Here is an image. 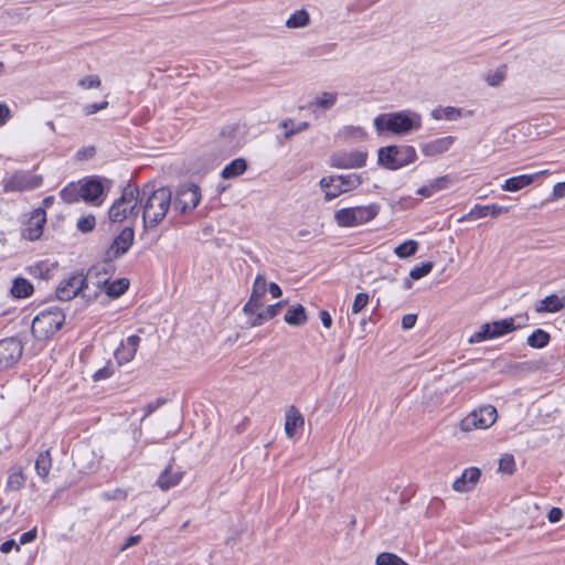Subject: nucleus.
I'll list each match as a JSON object with an SVG mask.
<instances>
[{
	"instance_id": "1",
	"label": "nucleus",
	"mask_w": 565,
	"mask_h": 565,
	"mask_svg": "<svg viewBox=\"0 0 565 565\" xmlns=\"http://www.w3.org/2000/svg\"><path fill=\"white\" fill-rule=\"evenodd\" d=\"M172 193L168 188L156 189L147 183L139 188L138 206L142 211V222L146 228L158 226L171 207Z\"/></svg>"
},
{
	"instance_id": "2",
	"label": "nucleus",
	"mask_w": 565,
	"mask_h": 565,
	"mask_svg": "<svg viewBox=\"0 0 565 565\" xmlns=\"http://www.w3.org/2000/svg\"><path fill=\"white\" fill-rule=\"evenodd\" d=\"M373 124L379 135L391 132L397 136H405L420 129L422 116L413 110L385 113L376 116Z\"/></svg>"
},
{
	"instance_id": "3",
	"label": "nucleus",
	"mask_w": 565,
	"mask_h": 565,
	"mask_svg": "<svg viewBox=\"0 0 565 565\" xmlns=\"http://www.w3.org/2000/svg\"><path fill=\"white\" fill-rule=\"evenodd\" d=\"M139 186L127 184L121 195L111 204L108 210V218L113 223H121L127 218H137Z\"/></svg>"
},
{
	"instance_id": "4",
	"label": "nucleus",
	"mask_w": 565,
	"mask_h": 565,
	"mask_svg": "<svg viewBox=\"0 0 565 565\" xmlns=\"http://www.w3.org/2000/svg\"><path fill=\"white\" fill-rule=\"evenodd\" d=\"M64 322V312L57 307H49L34 317L31 331L35 339L45 340L53 337Z\"/></svg>"
},
{
	"instance_id": "5",
	"label": "nucleus",
	"mask_w": 565,
	"mask_h": 565,
	"mask_svg": "<svg viewBox=\"0 0 565 565\" xmlns=\"http://www.w3.org/2000/svg\"><path fill=\"white\" fill-rule=\"evenodd\" d=\"M381 210L379 203L342 207L334 213V221L340 227H356L374 220Z\"/></svg>"
},
{
	"instance_id": "6",
	"label": "nucleus",
	"mask_w": 565,
	"mask_h": 565,
	"mask_svg": "<svg viewBox=\"0 0 565 565\" xmlns=\"http://www.w3.org/2000/svg\"><path fill=\"white\" fill-rule=\"evenodd\" d=\"M102 271L107 275L104 265H96L87 271L86 276L83 274H73L67 279L61 281L56 288V297L62 301H70L79 292L87 289L94 277H97Z\"/></svg>"
},
{
	"instance_id": "7",
	"label": "nucleus",
	"mask_w": 565,
	"mask_h": 565,
	"mask_svg": "<svg viewBox=\"0 0 565 565\" xmlns=\"http://www.w3.org/2000/svg\"><path fill=\"white\" fill-rule=\"evenodd\" d=\"M377 158L384 168L397 170L414 162L417 154L413 146H387L379 149Z\"/></svg>"
},
{
	"instance_id": "8",
	"label": "nucleus",
	"mask_w": 565,
	"mask_h": 565,
	"mask_svg": "<svg viewBox=\"0 0 565 565\" xmlns=\"http://www.w3.org/2000/svg\"><path fill=\"white\" fill-rule=\"evenodd\" d=\"M497 416L495 407L492 405H486L468 414L463 419H461L459 427L462 431L486 429L495 423Z\"/></svg>"
},
{
	"instance_id": "9",
	"label": "nucleus",
	"mask_w": 565,
	"mask_h": 565,
	"mask_svg": "<svg viewBox=\"0 0 565 565\" xmlns=\"http://www.w3.org/2000/svg\"><path fill=\"white\" fill-rule=\"evenodd\" d=\"M79 181L83 201L94 206H100L106 199L104 181L107 180L93 175L86 177Z\"/></svg>"
},
{
	"instance_id": "10",
	"label": "nucleus",
	"mask_w": 565,
	"mask_h": 565,
	"mask_svg": "<svg viewBox=\"0 0 565 565\" xmlns=\"http://www.w3.org/2000/svg\"><path fill=\"white\" fill-rule=\"evenodd\" d=\"M42 184L40 175L26 171H17L3 179V188L7 192L34 190Z\"/></svg>"
},
{
	"instance_id": "11",
	"label": "nucleus",
	"mask_w": 565,
	"mask_h": 565,
	"mask_svg": "<svg viewBox=\"0 0 565 565\" xmlns=\"http://www.w3.org/2000/svg\"><path fill=\"white\" fill-rule=\"evenodd\" d=\"M23 344L18 338L0 340V372L13 366L22 356Z\"/></svg>"
},
{
	"instance_id": "12",
	"label": "nucleus",
	"mask_w": 565,
	"mask_h": 565,
	"mask_svg": "<svg viewBox=\"0 0 565 565\" xmlns=\"http://www.w3.org/2000/svg\"><path fill=\"white\" fill-rule=\"evenodd\" d=\"M367 152L361 150L337 151L330 156V166L338 169H355L366 164Z\"/></svg>"
},
{
	"instance_id": "13",
	"label": "nucleus",
	"mask_w": 565,
	"mask_h": 565,
	"mask_svg": "<svg viewBox=\"0 0 565 565\" xmlns=\"http://www.w3.org/2000/svg\"><path fill=\"white\" fill-rule=\"evenodd\" d=\"M201 200L200 188L195 184L181 186L175 195L173 207L180 213H188L195 209Z\"/></svg>"
},
{
	"instance_id": "14",
	"label": "nucleus",
	"mask_w": 565,
	"mask_h": 565,
	"mask_svg": "<svg viewBox=\"0 0 565 565\" xmlns=\"http://www.w3.org/2000/svg\"><path fill=\"white\" fill-rule=\"evenodd\" d=\"M140 342L141 338L137 334L129 335L122 340L114 353L118 364L122 365L130 362L135 358Z\"/></svg>"
},
{
	"instance_id": "15",
	"label": "nucleus",
	"mask_w": 565,
	"mask_h": 565,
	"mask_svg": "<svg viewBox=\"0 0 565 565\" xmlns=\"http://www.w3.org/2000/svg\"><path fill=\"white\" fill-rule=\"evenodd\" d=\"M135 237L134 230L131 227H125L113 241L107 256L108 258H118L128 252L132 245Z\"/></svg>"
},
{
	"instance_id": "16",
	"label": "nucleus",
	"mask_w": 565,
	"mask_h": 565,
	"mask_svg": "<svg viewBox=\"0 0 565 565\" xmlns=\"http://www.w3.org/2000/svg\"><path fill=\"white\" fill-rule=\"evenodd\" d=\"M547 170H542L531 174H520L507 179L501 189L507 192H518L529 185H531L537 178L547 174Z\"/></svg>"
},
{
	"instance_id": "17",
	"label": "nucleus",
	"mask_w": 565,
	"mask_h": 565,
	"mask_svg": "<svg viewBox=\"0 0 565 565\" xmlns=\"http://www.w3.org/2000/svg\"><path fill=\"white\" fill-rule=\"evenodd\" d=\"M97 286V289L105 290L106 295L110 298H118L126 292L129 287V280L126 278H119L114 281H109L108 278L103 280L90 281Z\"/></svg>"
},
{
	"instance_id": "18",
	"label": "nucleus",
	"mask_w": 565,
	"mask_h": 565,
	"mask_svg": "<svg viewBox=\"0 0 565 565\" xmlns=\"http://www.w3.org/2000/svg\"><path fill=\"white\" fill-rule=\"evenodd\" d=\"M334 182L340 184L343 192H348L362 183V177L358 173L324 177L320 180V185H328V183L334 184Z\"/></svg>"
},
{
	"instance_id": "19",
	"label": "nucleus",
	"mask_w": 565,
	"mask_h": 565,
	"mask_svg": "<svg viewBox=\"0 0 565 565\" xmlns=\"http://www.w3.org/2000/svg\"><path fill=\"white\" fill-rule=\"evenodd\" d=\"M367 132L361 126H343L335 134V140L341 143H355L366 140Z\"/></svg>"
},
{
	"instance_id": "20",
	"label": "nucleus",
	"mask_w": 565,
	"mask_h": 565,
	"mask_svg": "<svg viewBox=\"0 0 565 565\" xmlns=\"http://www.w3.org/2000/svg\"><path fill=\"white\" fill-rule=\"evenodd\" d=\"M455 142V137L447 136L434 139L428 142H424L420 145V151L424 156L434 157L441 154L450 149V147Z\"/></svg>"
},
{
	"instance_id": "21",
	"label": "nucleus",
	"mask_w": 565,
	"mask_h": 565,
	"mask_svg": "<svg viewBox=\"0 0 565 565\" xmlns=\"http://www.w3.org/2000/svg\"><path fill=\"white\" fill-rule=\"evenodd\" d=\"M480 470L476 467L466 468L461 476L454 483L452 489L457 492H467L471 490L480 478Z\"/></svg>"
},
{
	"instance_id": "22",
	"label": "nucleus",
	"mask_w": 565,
	"mask_h": 565,
	"mask_svg": "<svg viewBox=\"0 0 565 565\" xmlns=\"http://www.w3.org/2000/svg\"><path fill=\"white\" fill-rule=\"evenodd\" d=\"M305 425V418L302 414L295 406L287 408L285 413V433L288 438H294L298 429H301Z\"/></svg>"
},
{
	"instance_id": "23",
	"label": "nucleus",
	"mask_w": 565,
	"mask_h": 565,
	"mask_svg": "<svg viewBox=\"0 0 565 565\" xmlns=\"http://www.w3.org/2000/svg\"><path fill=\"white\" fill-rule=\"evenodd\" d=\"M450 184L451 179L448 175H443L434 180H430L427 184L420 186L417 190V194L423 198H430L434 194L448 189Z\"/></svg>"
},
{
	"instance_id": "24",
	"label": "nucleus",
	"mask_w": 565,
	"mask_h": 565,
	"mask_svg": "<svg viewBox=\"0 0 565 565\" xmlns=\"http://www.w3.org/2000/svg\"><path fill=\"white\" fill-rule=\"evenodd\" d=\"M32 221L34 226L28 227L24 234V236L30 241L38 239L42 234L43 225L46 222L44 209H35L32 214Z\"/></svg>"
},
{
	"instance_id": "25",
	"label": "nucleus",
	"mask_w": 565,
	"mask_h": 565,
	"mask_svg": "<svg viewBox=\"0 0 565 565\" xmlns=\"http://www.w3.org/2000/svg\"><path fill=\"white\" fill-rule=\"evenodd\" d=\"M34 291L33 285L23 277L13 279L10 294L15 299H23L30 297Z\"/></svg>"
},
{
	"instance_id": "26",
	"label": "nucleus",
	"mask_w": 565,
	"mask_h": 565,
	"mask_svg": "<svg viewBox=\"0 0 565 565\" xmlns=\"http://www.w3.org/2000/svg\"><path fill=\"white\" fill-rule=\"evenodd\" d=\"M493 339L507 335L518 329L514 318H504L490 322Z\"/></svg>"
},
{
	"instance_id": "27",
	"label": "nucleus",
	"mask_w": 565,
	"mask_h": 565,
	"mask_svg": "<svg viewBox=\"0 0 565 565\" xmlns=\"http://www.w3.org/2000/svg\"><path fill=\"white\" fill-rule=\"evenodd\" d=\"M247 169V162L243 158H236L227 163L222 172L221 177L225 180L234 179L242 175Z\"/></svg>"
},
{
	"instance_id": "28",
	"label": "nucleus",
	"mask_w": 565,
	"mask_h": 565,
	"mask_svg": "<svg viewBox=\"0 0 565 565\" xmlns=\"http://www.w3.org/2000/svg\"><path fill=\"white\" fill-rule=\"evenodd\" d=\"M52 456L49 449L41 451L35 460V471L39 478L46 480L52 468Z\"/></svg>"
},
{
	"instance_id": "29",
	"label": "nucleus",
	"mask_w": 565,
	"mask_h": 565,
	"mask_svg": "<svg viewBox=\"0 0 565 565\" xmlns=\"http://www.w3.org/2000/svg\"><path fill=\"white\" fill-rule=\"evenodd\" d=\"M338 96L335 93L323 92L317 96L309 105V108L317 113L318 110H328L332 108L337 103Z\"/></svg>"
},
{
	"instance_id": "30",
	"label": "nucleus",
	"mask_w": 565,
	"mask_h": 565,
	"mask_svg": "<svg viewBox=\"0 0 565 565\" xmlns=\"http://www.w3.org/2000/svg\"><path fill=\"white\" fill-rule=\"evenodd\" d=\"M564 308V298H559L557 295H550L542 299L536 306L537 312H558Z\"/></svg>"
},
{
	"instance_id": "31",
	"label": "nucleus",
	"mask_w": 565,
	"mask_h": 565,
	"mask_svg": "<svg viewBox=\"0 0 565 565\" xmlns=\"http://www.w3.org/2000/svg\"><path fill=\"white\" fill-rule=\"evenodd\" d=\"M182 479V472L172 471L170 468H166L159 476L157 484L162 490H169L175 487Z\"/></svg>"
},
{
	"instance_id": "32",
	"label": "nucleus",
	"mask_w": 565,
	"mask_h": 565,
	"mask_svg": "<svg viewBox=\"0 0 565 565\" xmlns=\"http://www.w3.org/2000/svg\"><path fill=\"white\" fill-rule=\"evenodd\" d=\"M81 189V181L71 182L61 190L60 196L67 204L83 201Z\"/></svg>"
},
{
	"instance_id": "33",
	"label": "nucleus",
	"mask_w": 565,
	"mask_h": 565,
	"mask_svg": "<svg viewBox=\"0 0 565 565\" xmlns=\"http://www.w3.org/2000/svg\"><path fill=\"white\" fill-rule=\"evenodd\" d=\"M284 320L290 326H303L308 320L305 307L302 305L291 307L285 313Z\"/></svg>"
},
{
	"instance_id": "34",
	"label": "nucleus",
	"mask_w": 565,
	"mask_h": 565,
	"mask_svg": "<svg viewBox=\"0 0 565 565\" xmlns=\"http://www.w3.org/2000/svg\"><path fill=\"white\" fill-rule=\"evenodd\" d=\"M508 211H509V207L502 206L499 204H488V205L476 204L472 207V213L477 214L478 218H482V217H487V216L497 217L500 214L505 213Z\"/></svg>"
},
{
	"instance_id": "35",
	"label": "nucleus",
	"mask_w": 565,
	"mask_h": 565,
	"mask_svg": "<svg viewBox=\"0 0 565 565\" xmlns=\"http://www.w3.org/2000/svg\"><path fill=\"white\" fill-rule=\"evenodd\" d=\"M463 115V109L452 106L439 107L431 111V117L436 120H457Z\"/></svg>"
},
{
	"instance_id": "36",
	"label": "nucleus",
	"mask_w": 565,
	"mask_h": 565,
	"mask_svg": "<svg viewBox=\"0 0 565 565\" xmlns=\"http://www.w3.org/2000/svg\"><path fill=\"white\" fill-rule=\"evenodd\" d=\"M284 303V301H278L277 303L268 306L265 310H262V312H258L256 317L253 319L252 326H260L265 321H268L276 317L279 313V310Z\"/></svg>"
},
{
	"instance_id": "37",
	"label": "nucleus",
	"mask_w": 565,
	"mask_h": 565,
	"mask_svg": "<svg viewBox=\"0 0 565 565\" xmlns=\"http://www.w3.org/2000/svg\"><path fill=\"white\" fill-rule=\"evenodd\" d=\"M310 17L307 10L300 9L295 11L286 21L288 29L305 28L309 24Z\"/></svg>"
},
{
	"instance_id": "38",
	"label": "nucleus",
	"mask_w": 565,
	"mask_h": 565,
	"mask_svg": "<svg viewBox=\"0 0 565 565\" xmlns=\"http://www.w3.org/2000/svg\"><path fill=\"white\" fill-rule=\"evenodd\" d=\"M550 340L548 332L543 329H536L527 337L526 343L531 348L543 349L548 344Z\"/></svg>"
},
{
	"instance_id": "39",
	"label": "nucleus",
	"mask_w": 565,
	"mask_h": 565,
	"mask_svg": "<svg viewBox=\"0 0 565 565\" xmlns=\"http://www.w3.org/2000/svg\"><path fill=\"white\" fill-rule=\"evenodd\" d=\"M267 291V281L264 275L258 274L254 280L249 299L263 305V298Z\"/></svg>"
},
{
	"instance_id": "40",
	"label": "nucleus",
	"mask_w": 565,
	"mask_h": 565,
	"mask_svg": "<svg viewBox=\"0 0 565 565\" xmlns=\"http://www.w3.org/2000/svg\"><path fill=\"white\" fill-rule=\"evenodd\" d=\"M309 124L307 121L299 122L298 125L295 124V121L290 118L284 119L279 124V128L285 129L284 137L286 139H290L296 134H299L301 131H305L308 129Z\"/></svg>"
},
{
	"instance_id": "41",
	"label": "nucleus",
	"mask_w": 565,
	"mask_h": 565,
	"mask_svg": "<svg viewBox=\"0 0 565 565\" xmlns=\"http://www.w3.org/2000/svg\"><path fill=\"white\" fill-rule=\"evenodd\" d=\"M417 250L418 243L414 239H407L394 248L395 255L401 259L413 256Z\"/></svg>"
},
{
	"instance_id": "42",
	"label": "nucleus",
	"mask_w": 565,
	"mask_h": 565,
	"mask_svg": "<svg viewBox=\"0 0 565 565\" xmlns=\"http://www.w3.org/2000/svg\"><path fill=\"white\" fill-rule=\"evenodd\" d=\"M505 75H507V66L501 65L493 71H489L484 76V81L487 82V84L489 86L497 87L504 81Z\"/></svg>"
},
{
	"instance_id": "43",
	"label": "nucleus",
	"mask_w": 565,
	"mask_h": 565,
	"mask_svg": "<svg viewBox=\"0 0 565 565\" xmlns=\"http://www.w3.org/2000/svg\"><path fill=\"white\" fill-rule=\"evenodd\" d=\"M25 483V476L21 470H14L9 473L6 488L7 490L18 491Z\"/></svg>"
},
{
	"instance_id": "44",
	"label": "nucleus",
	"mask_w": 565,
	"mask_h": 565,
	"mask_svg": "<svg viewBox=\"0 0 565 565\" xmlns=\"http://www.w3.org/2000/svg\"><path fill=\"white\" fill-rule=\"evenodd\" d=\"M375 565H409L394 553L383 552L376 556Z\"/></svg>"
},
{
	"instance_id": "45",
	"label": "nucleus",
	"mask_w": 565,
	"mask_h": 565,
	"mask_svg": "<svg viewBox=\"0 0 565 565\" xmlns=\"http://www.w3.org/2000/svg\"><path fill=\"white\" fill-rule=\"evenodd\" d=\"M492 339L493 338L491 334L490 322H486L480 327V329L477 332H475L473 334H471L469 337L468 342L471 344H475V343H480V342L492 340Z\"/></svg>"
},
{
	"instance_id": "46",
	"label": "nucleus",
	"mask_w": 565,
	"mask_h": 565,
	"mask_svg": "<svg viewBox=\"0 0 565 565\" xmlns=\"http://www.w3.org/2000/svg\"><path fill=\"white\" fill-rule=\"evenodd\" d=\"M96 218L93 214L83 215L77 220L76 227L82 233H88L94 230Z\"/></svg>"
},
{
	"instance_id": "47",
	"label": "nucleus",
	"mask_w": 565,
	"mask_h": 565,
	"mask_svg": "<svg viewBox=\"0 0 565 565\" xmlns=\"http://www.w3.org/2000/svg\"><path fill=\"white\" fill-rule=\"evenodd\" d=\"M433 269V263L426 262L418 266H415L409 271V277L414 280H418L425 276H427Z\"/></svg>"
},
{
	"instance_id": "48",
	"label": "nucleus",
	"mask_w": 565,
	"mask_h": 565,
	"mask_svg": "<svg viewBox=\"0 0 565 565\" xmlns=\"http://www.w3.org/2000/svg\"><path fill=\"white\" fill-rule=\"evenodd\" d=\"M370 297L366 292H359L352 303V313H360L369 303Z\"/></svg>"
},
{
	"instance_id": "49",
	"label": "nucleus",
	"mask_w": 565,
	"mask_h": 565,
	"mask_svg": "<svg viewBox=\"0 0 565 565\" xmlns=\"http://www.w3.org/2000/svg\"><path fill=\"white\" fill-rule=\"evenodd\" d=\"M321 188L324 190V200L327 202H330L338 198L340 194L344 193L338 182H334V184L328 183V185H321Z\"/></svg>"
},
{
	"instance_id": "50",
	"label": "nucleus",
	"mask_w": 565,
	"mask_h": 565,
	"mask_svg": "<svg viewBox=\"0 0 565 565\" xmlns=\"http://www.w3.org/2000/svg\"><path fill=\"white\" fill-rule=\"evenodd\" d=\"M515 461L512 455H505L499 460V470L504 473H513Z\"/></svg>"
},
{
	"instance_id": "51",
	"label": "nucleus",
	"mask_w": 565,
	"mask_h": 565,
	"mask_svg": "<svg viewBox=\"0 0 565 565\" xmlns=\"http://www.w3.org/2000/svg\"><path fill=\"white\" fill-rule=\"evenodd\" d=\"M263 307L262 303H258L256 301H253V300H248L245 305H244V308H243V311L246 316L249 317L250 319V322L253 321V319L256 317V315L258 312H262L260 308Z\"/></svg>"
},
{
	"instance_id": "52",
	"label": "nucleus",
	"mask_w": 565,
	"mask_h": 565,
	"mask_svg": "<svg viewBox=\"0 0 565 565\" xmlns=\"http://www.w3.org/2000/svg\"><path fill=\"white\" fill-rule=\"evenodd\" d=\"M78 85L84 89L98 88L100 79L96 75H88L78 81Z\"/></svg>"
},
{
	"instance_id": "53",
	"label": "nucleus",
	"mask_w": 565,
	"mask_h": 565,
	"mask_svg": "<svg viewBox=\"0 0 565 565\" xmlns=\"http://www.w3.org/2000/svg\"><path fill=\"white\" fill-rule=\"evenodd\" d=\"M166 403H167V399L163 397H159L156 401L148 403L143 408L145 413H143L141 420H143L146 417L151 415L153 412H156L158 408H160Z\"/></svg>"
},
{
	"instance_id": "54",
	"label": "nucleus",
	"mask_w": 565,
	"mask_h": 565,
	"mask_svg": "<svg viewBox=\"0 0 565 565\" xmlns=\"http://www.w3.org/2000/svg\"><path fill=\"white\" fill-rule=\"evenodd\" d=\"M95 153H96L95 147L87 146V147H83L76 151V158L78 160H87V159L93 158L95 156Z\"/></svg>"
},
{
	"instance_id": "55",
	"label": "nucleus",
	"mask_w": 565,
	"mask_h": 565,
	"mask_svg": "<svg viewBox=\"0 0 565 565\" xmlns=\"http://www.w3.org/2000/svg\"><path fill=\"white\" fill-rule=\"evenodd\" d=\"M108 106V102L107 100H103L100 103H93V104H88L84 107V111L86 115H94L105 108H107Z\"/></svg>"
},
{
	"instance_id": "56",
	"label": "nucleus",
	"mask_w": 565,
	"mask_h": 565,
	"mask_svg": "<svg viewBox=\"0 0 565 565\" xmlns=\"http://www.w3.org/2000/svg\"><path fill=\"white\" fill-rule=\"evenodd\" d=\"M11 118V110L6 103H0V127L4 126Z\"/></svg>"
},
{
	"instance_id": "57",
	"label": "nucleus",
	"mask_w": 565,
	"mask_h": 565,
	"mask_svg": "<svg viewBox=\"0 0 565 565\" xmlns=\"http://www.w3.org/2000/svg\"><path fill=\"white\" fill-rule=\"evenodd\" d=\"M36 527L31 529L30 531H26L20 535L19 543L24 545L28 543L33 542L36 539Z\"/></svg>"
},
{
	"instance_id": "58",
	"label": "nucleus",
	"mask_w": 565,
	"mask_h": 565,
	"mask_svg": "<svg viewBox=\"0 0 565 565\" xmlns=\"http://www.w3.org/2000/svg\"><path fill=\"white\" fill-rule=\"evenodd\" d=\"M416 320H417V316L416 315H413V313L405 315L402 318V328L404 330L412 329L415 326Z\"/></svg>"
},
{
	"instance_id": "59",
	"label": "nucleus",
	"mask_w": 565,
	"mask_h": 565,
	"mask_svg": "<svg viewBox=\"0 0 565 565\" xmlns=\"http://www.w3.org/2000/svg\"><path fill=\"white\" fill-rule=\"evenodd\" d=\"M140 541H141V535H131L125 541V543L120 546L119 550H120V552H124V551L128 550L129 547L139 544Z\"/></svg>"
},
{
	"instance_id": "60",
	"label": "nucleus",
	"mask_w": 565,
	"mask_h": 565,
	"mask_svg": "<svg viewBox=\"0 0 565 565\" xmlns=\"http://www.w3.org/2000/svg\"><path fill=\"white\" fill-rule=\"evenodd\" d=\"M563 516V512L558 508H552L547 513V519L551 523H556L561 521Z\"/></svg>"
},
{
	"instance_id": "61",
	"label": "nucleus",
	"mask_w": 565,
	"mask_h": 565,
	"mask_svg": "<svg viewBox=\"0 0 565 565\" xmlns=\"http://www.w3.org/2000/svg\"><path fill=\"white\" fill-rule=\"evenodd\" d=\"M553 196L556 200L565 196V182H558L553 186Z\"/></svg>"
},
{
	"instance_id": "62",
	"label": "nucleus",
	"mask_w": 565,
	"mask_h": 565,
	"mask_svg": "<svg viewBox=\"0 0 565 565\" xmlns=\"http://www.w3.org/2000/svg\"><path fill=\"white\" fill-rule=\"evenodd\" d=\"M13 548H17L19 550V544H17V542L14 540H8V541H4L1 545H0V551L2 553H9L11 552Z\"/></svg>"
},
{
	"instance_id": "63",
	"label": "nucleus",
	"mask_w": 565,
	"mask_h": 565,
	"mask_svg": "<svg viewBox=\"0 0 565 565\" xmlns=\"http://www.w3.org/2000/svg\"><path fill=\"white\" fill-rule=\"evenodd\" d=\"M127 498V491L122 489H115L114 491L107 493V499L109 500H120Z\"/></svg>"
},
{
	"instance_id": "64",
	"label": "nucleus",
	"mask_w": 565,
	"mask_h": 565,
	"mask_svg": "<svg viewBox=\"0 0 565 565\" xmlns=\"http://www.w3.org/2000/svg\"><path fill=\"white\" fill-rule=\"evenodd\" d=\"M267 290L273 298H279L281 296V288L276 282L267 285Z\"/></svg>"
}]
</instances>
